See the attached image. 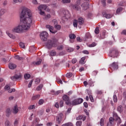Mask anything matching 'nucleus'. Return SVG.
<instances>
[{
    "label": "nucleus",
    "instance_id": "obj_1",
    "mask_svg": "<svg viewBox=\"0 0 126 126\" xmlns=\"http://www.w3.org/2000/svg\"><path fill=\"white\" fill-rule=\"evenodd\" d=\"M20 17L21 23L23 24L14 28L12 30L13 33H22L23 30H28L30 29L33 20L31 10L29 9H24L21 13Z\"/></svg>",
    "mask_w": 126,
    "mask_h": 126
},
{
    "label": "nucleus",
    "instance_id": "obj_2",
    "mask_svg": "<svg viewBox=\"0 0 126 126\" xmlns=\"http://www.w3.org/2000/svg\"><path fill=\"white\" fill-rule=\"evenodd\" d=\"M59 45V40L57 38L54 37L52 39L48 40L46 43V46L48 49H52V48H57Z\"/></svg>",
    "mask_w": 126,
    "mask_h": 126
},
{
    "label": "nucleus",
    "instance_id": "obj_3",
    "mask_svg": "<svg viewBox=\"0 0 126 126\" xmlns=\"http://www.w3.org/2000/svg\"><path fill=\"white\" fill-rule=\"evenodd\" d=\"M114 121L117 122L118 125H120L121 124V123H122L121 118L118 116V114L116 112L113 113V118L110 117L109 118V124H108V126L109 125H113V122H114Z\"/></svg>",
    "mask_w": 126,
    "mask_h": 126
},
{
    "label": "nucleus",
    "instance_id": "obj_4",
    "mask_svg": "<svg viewBox=\"0 0 126 126\" xmlns=\"http://www.w3.org/2000/svg\"><path fill=\"white\" fill-rule=\"evenodd\" d=\"M109 56L111 58H118L119 57V51L116 48H113L110 51Z\"/></svg>",
    "mask_w": 126,
    "mask_h": 126
},
{
    "label": "nucleus",
    "instance_id": "obj_5",
    "mask_svg": "<svg viewBox=\"0 0 126 126\" xmlns=\"http://www.w3.org/2000/svg\"><path fill=\"white\" fill-rule=\"evenodd\" d=\"M83 102V99L82 98H77L73 100L72 102H70L69 106H76L77 105H79Z\"/></svg>",
    "mask_w": 126,
    "mask_h": 126
},
{
    "label": "nucleus",
    "instance_id": "obj_6",
    "mask_svg": "<svg viewBox=\"0 0 126 126\" xmlns=\"http://www.w3.org/2000/svg\"><path fill=\"white\" fill-rule=\"evenodd\" d=\"M49 34L47 32H42L40 35V39L42 41H46L48 39Z\"/></svg>",
    "mask_w": 126,
    "mask_h": 126
},
{
    "label": "nucleus",
    "instance_id": "obj_7",
    "mask_svg": "<svg viewBox=\"0 0 126 126\" xmlns=\"http://www.w3.org/2000/svg\"><path fill=\"white\" fill-rule=\"evenodd\" d=\"M62 98L63 101H64L66 105H70V99L69 98V96L66 94H64L62 96Z\"/></svg>",
    "mask_w": 126,
    "mask_h": 126
},
{
    "label": "nucleus",
    "instance_id": "obj_8",
    "mask_svg": "<svg viewBox=\"0 0 126 126\" xmlns=\"http://www.w3.org/2000/svg\"><path fill=\"white\" fill-rule=\"evenodd\" d=\"M81 0H78L76 2L75 5H71V7L73 9H75V10H79L81 9L80 6V1Z\"/></svg>",
    "mask_w": 126,
    "mask_h": 126
},
{
    "label": "nucleus",
    "instance_id": "obj_9",
    "mask_svg": "<svg viewBox=\"0 0 126 126\" xmlns=\"http://www.w3.org/2000/svg\"><path fill=\"white\" fill-rule=\"evenodd\" d=\"M63 118V113H59L56 116V122L58 125H60L62 123Z\"/></svg>",
    "mask_w": 126,
    "mask_h": 126
},
{
    "label": "nucleus",
    "instance_id": "obj_10",
    "mask_svg": "<svg viewBox=\"0 0 126 126\" xmlns=\"http://www.w3.org/2000/svg\"><path fill=\"white\" fill-rule=\"evenodd\" d=\"M110 67L111 69L117 70V69L119 68V64L116 62H113L111 65H110Z\"/></svg>",
    "mask_w": 126,
    "mask_h": 126
},
{
    "label": "nucleus",
    "instance_id": "obj_11",
    "mask_svg": "<svg viewBox=\"0 0 126 126\" xmlns=\"http://www.w3.org/2000/svg\"><path fill=\"white\" fill-rule=\"evenodd\" d=\"M81 6L82 7L83 10H87V9L89 8V3L88 2H84L81 4Z\"/></svg>",
    "mask_w": 126,
    "mask_h": 126
},
{
    "label": "nucleus",
    "instance_id": "obj_12",
    "mask_svg": "<svg viewBox=\"0 0 126 126\" xmlns=\"http://www.w3.org/2000/svg\"><path fill=\"white\" fill-rule=\"evenodd\" d=\"M22 78V75L21 74H19V75H15L14 76H12L10 77L11 80L13 81H15L17 80V79H21Z\"/></svg>",
    "mask_w": 126,
    "mask_h": 126
},
{
    "label": "nucleus",
    "instance_id": "obj_13",
    "mask_svg": "<svg viewBox=\"0 0 126 126\" xmlns=\"http://www.w3.org/2000/svg\"><path fill=\"white\" fill-rule=\"evenodd\" d=\"M77 21L79 24L78 27L80 29V28H81V25H83V24H84V19L82 17H79Z\"/></svg>",
    "mask_w": 126,
    "mask_h": 126
},
{
    "label": "nucleus",
    "instance_id": "obj_14",
    "mask_svg": "<svg viewBox=\"0 0 126 126\" xmlns=\"http://www.w3.org/2000/svg\"><path fill=\"white\" fill-rule=\"evenodd\" d=\"M46 28L49 29L50 32L52 33V34H56L58 32L57 31H54V27L49 25L46 26Z\"/></svg>",
    "mask_w": 126,
    "mask_h": 126
},
{
    "label": "nucleus",
    "instance_id": "obj_15",
    "mask_svg": "<svg viewBox=\"0 0 126 126\" xmlns=\"http://www.w3.org/2000/svg\"><path fill=\"white\" fill-rule=\"evenodd\" d=\"M18 112H19V110L18 109V106H17V105L16 104L13 107L12 112L14 115H16V114H17V113H18Z\"/></svg>",
    "mask_w": 126,
    "mask_h": 126
},
{
    "label": "nucleus",
    "instance_id": "obj_16",
    "mask_svg": "<svg viewBox=\"0 0 126 126\" xmlns=\"http://www.w3.org/2000/svg\"><path fill=\"white\" fill-rule=\"evenodd\" d=\"M67 13H68V11L66 10H62V13L61 15L63 17H64L65 19H67Z\"/></svg>",
    "mask_w": 126,
    "mask_h": 126
},
{
    "label": "nucleus",
    "instance_id": "obj_17",
    "mask_svg": "<svg viewBox=\"0 0 126 126\" xmlns=\"http://www.w3.org/2000/svg\"><path fill=\"white\" fill-rule=\"evenodd\" d=\"M46 9L47 5L46 4H42L38 7V9L40 10V11H44V10H46Z\"/></svg>",
    "mask_w": 126,
    "mask_h": 126
},
{
    "label": "nucleus",
    "instance_id": "obj_18",
    "mask_svg": "<svg viewBox=\"0 0 126 126\" xmlns=\"http://www.w3.org/2000/svg\"><path fill=\"white\" fill-rule=\"evenodd\" d=\"M102 15L103 17H105V18H107V19L112 18V17H113V15L111 14H107L105 12H102Z\"/></svg>",
    "mask_w": 126,
    "mask_h": 126
},
{
    "label": "nucleus",
    "instance_id": "obj_19",
    "mask_svg": "<svg viewBox=\"0 0 126 126\" xmlns=\"http://www.w3.org/2000/svg\"><path fill=\"white\" fill-rule=\"evenodd\" d=\"M9 68L10 69H15L16 68V64L13 63H9L8 64Z\"/></svg>",
    "mask_w": 126,
    "mask_h": 126
},
{
    "label": "nucleus",
    "instance_id": "obj_20",
    "mask_svg": "<svg viewBox=\"0 0 126 126\" xmlns=\"http://www.w3.org/2000/svg\"><path fill=\"white\" fill-rule=\"evenodd\" d=\"M6 33L7 34V35H8V36H9V37L10 38H11V39H13L14 40L15 39L16 37L15 35H13V34L9 33V32L7 31L6 32Z\"/></svg>",
    "mask_w": 126,
    "mask_h": 126
},
{
    "label": "nucleus",
    "instance_id": "obj_21",
    "mask_svg": "<svg viewBox=\"0 0 126 126\" xmlns=\"http://www.w3.org/2000/svg\"><path fill=\"white\" fill-rule=\"evenodd\" d=\"M43 62V60L42 59H39L38 61H37L36 62H33V65H39V64H41V63Z\"/></svg>",
    "mask_w": 126,
    "mask_h": 126
},
{
    "label": "nucleus",
    "instance_id": "obj_22",
    "mask_svg": "<svg viewBox=\"0 0 126 126\" xmlns=\"http://www.w3.org/2000/svg\"><path fill=\"white\" fill-rule=\"evenodd\" d=\"M11 114V111L10 108H7L6 110V117H9Z\"/></svg>",
    "mask_w": 126,
    "mask_h": 126
},
{
    "label": "nucleus",
    "instance_id": "obj_23",
    "mask_svg": "<svg viewBox=\"0 0 126 126\" xmlns=\"http://www.w3.org/2000/svg\"><path fill=\"white\" fill-rule=\"evenodd\" d=\"M85 59H86V57H82L80 61V63H81V64H84V63H85Z\"/></svg>",
    "mask_w": 126,
    "mask_h": 126
},
{
    "label": "nucleus",
    "instance_id": "obj_24",
    "mask_svg": "<svg viewBox=\"0 0 126 126\" xmlns=\"http://www.w3.org/2000/svg\"><path fill=\"white\" fill-rule=\"evenodd\" d=\"M122 11H123V8L119 7L117 8L116 10V13L117 14H121V13H122Z\"/></svg>",
    "mask_w": 126,
    "mask_h": 126
},
{
    "label": "nucleus",
    "instance_id": "obj_25",
    "mask_svg": "<svg viewBox=\"0 0 126 126\" xmlns=\"http://www.w3.org/2000/svg\"><path fill=\"white\" fill-rule=\"evenodd\" d=\"M106 32H102L100 34V38L101 39H105L106 38Z\"/></svg>",
    "mask_w": 126,
    "mask_h": 126
},
{
    "label": "nucleus",
    "instance_id": "obj_26",
    "mask_svg": "<svg viewBox=\"0 0 126 126\" xmlns=\"http://www.w3.org/2000/svg\"><path fill=\"white\" fill-rule=\"evenodd\" d=\"M57 55V52L55 50H52L50 52V56L51 57H55Z\"/></svg>",
    "mask_w": 126,
    "mask_h": 126
},
{
    "label": "nucleus",
    "instance_id": "obj_27",
    "mask_svg": "<svg viewBox=\"0 0 126 126\" xmlns=\"http://www.w3.org/2000/svg\"><path fill=\"white\" fill-rule=\"evenodd\" d=\"M15 60H18V61H22L23 60V58L19 56V55H17L15 57Z\"/></svg>",
    "mask_w": 126,
    "mask_h": 126
},
{
    "label": "nucleus",
    "instance_id": "obj_28",
    "mask_svg": "<svg viewBox=\"0 0 126 126\" xmlns=\"http://www.w3.org/2000/svg\"><path fill=\"white\" fill-rule=\"evenodd\" d=\"M40 95L39 94H36L32 97V100H36V99H39Z\"/></svg>",
    "mask_w": 126,
    "mask_h": 126
},
{
    "label": "nucleus",
    "instance_id": "obj_29",
    "mask_svg": "<svg viewBox=\"0 0 126 126\" xmlns=\"http://www.w3.org/2000/svg\"><path fill=\"white\" fill-rule=\"evenodd\" d=\"M43 84H40V85H39L37 88H36V90L37 91H40V90H41V89H42V88H43Z\"/></svg>",
    "mask_w": 126,
    "mask_h": 126
},
{
    "label": "nucleus",
    "instance_id": "obj_30",
    "mask_svg": "<svg viewBox=\"0 0 126 126\" xmlns=\"http://www.w3.org/2000/svg\"><path fill=\"white\" fill-rule=\"evenodd\" d=\"M122 107L123 106L122 105H120L118 107L117 111L119 112V113H122V112H123V108H122Z\"/></svg>",
    "mask_w": 126,
    "mask_h": 126
},
{
    "label": "nucleus",
    "instance_id": "obj_31",
    "mask_svg": "<svg viewBox=\"0 0 126 126\" xmlns=\"http://www.w3.org/2000/svg\"><path fill=\"white\" fill-rule=\"evenodd\" d=\"M86 39H90L91 38V34L90 33L87 32L85 35Z\"/></svg>",
    "mask_w": 126,
    "mask_h": 126
},
{
    "label": "nucleus",
    "instance_id": "obj_32",
    "mask_svg": "<svg viewBox=\"0 0 126 126\" xmlns=\"http://www.w3.org/2000/svg\"><path fill=\"white\" fill-rule=\"evenodd\" d=\"M5 11H4V9H1L0 10V16H2L4 14V13Z\"/></svg>",
    "mask_w": 126,
    "mask_h": 126
},
{
    "label": "nucleus",
    "instance_id": "obj_33",
    "mask_svg": "<svg viewBox=\"0 0 126 126\" xmlns=\"http://www.w3.org/2000/svg\"><path fill=\"white\" fill-rule=\"evenodd\" d=\"M82 125V121H77L76 123V126H81Z\"/></svg>",
    "mask_w": 126,
    "mask_h": 126
},
{
    "label": "nucleus",
    "instance_id": "obj_34",
    "mask_svg": "<svg viewBox=\"0 0 126 126\" xmlns=\"http://www.w3.org/2000/svg\"><path fill=\"white\" fill-rule=\"evenodd\" d=\"M88 84H91V80H89L88 81V82H87V81H85L84 82V85L85 86H87V85H88Z\"/></svg>",
    "mask_w": 126,
    "mask_h": 126
},
{
    "label": "nucleus",
    "instance_id": "obj_35",
    "mask_svg": "<svg viewBox=\"0 0 126 126\" xmlns=\"http://www.w3.org/2000/svg\"><path fill=\"white\" fill-rule=\"evenodd\" d=\"M54 28L57 29V30H61V28H62V27L60 25H55Z\"/></svg>",
    "mask_w": 126,
    "mask_h": 126
},
{
    "label": "nucleus",
    "instance_id": "obj_36",
    "mask_svg": "<svg viewBox=\"0 0 126 126\" xmlns=\"http://www.w3.org/2000/svg\"><path fill=\"white\" fill-rule=\"evenodd\" d=\"M69 38L71 40V39H75L76 38V36L74 34H71L69 35Z\"/></svg>",
    "mask_w": 126,
    "mask_h": 126
},
{
    "label": "nucleus",
    "instance_id": "obj_37",
    "mask_svg": "<svg viewBox=\"0 0 126 126\" xmlns=\"http://www.w3.org/2000/svg\"><path fill=\"white\" fill-rule=\"evenodd\" d=\"M30 74H25L24 75V77H25V79H26V80H27V79H29L30 78Z\"/></svg>",
    "mask_w": 126,
    "mask_h": 126
},
{
    "label": "nucleus",
    "instance_id": "obj_38",
    "mask_svg": "<svg viewBox=\"0 0 126 126\" xmlns=\"http://www.w3.org/2000/svg\"><path fill=\"white\" fill-rule=\"evenodd\" d=\"M51 17V14H48L47 15H45L44 18H45V19H50Z\"/></svg>",
    "mask_w": 126,
    "mask_h": 126
},
{
    "label": "nucleus",
    "instance_id": "obj_39",
    "mask_svg": "<svg viewBox=\"0 0 126 126\" xmlns=\"http://www.w3.org/2000/svg\"><path fill=\"white\" fill-rule=\"evenodd\" d=\"M100 32V30H99V27H96L94 30V33H95L96 34H99V32Z\"/></svg>",
    "mask_w": 126,
    "mask_h": 126
},
{
    "label": "nucleus",
    "instance_id": "obj_40",
    "mask_svg": "<svg viewBox=\"0 0 126 126\" xmlns=\"http://www.w3.org/2000/svg\"><path fill=\"white\" fill-rule=\"evenodd\" d=\"M78 23V22L77 20H75L73 22V26L74 27H77V24Z\"/></svg>",
    "mask_w": 126,
    "mask_h": 126
},
{
    "label": "nucleus",
    "instance_id": "obj_41",
    "mask_svg": "<svg viewBox=\"0 0 126 126\" xmlns=\"http://www.w3.org/2000/svg\"><path fill=\"white\" fill-rule=\"evenodd\" d=\"M72 76V73H67L66 74V77H67L68 78H70Z\"/></svg>",
    "mask_w": 126,
    "mask_h": 126
},
{
    "label": "nucleus",
    "instance_id": "obj_42",
    "mask_svg": "<svg viewBox=\"0 0 126 126\" xmlns=\"http://www.w3.org/2000/svg\"><path fill=\"white\" fill-rule=\"evenodd\" d=\"M71 0H62L63 3H70Z\"/></svg>",
    "mask_w": 126,
    "mask_h": 126
},
{
    "label": "nucleus",
    "instance_id": "obj_43",
    "mask_svg": "<svg viewBox=\"0 0 126 126\" xmlns=\"http://www.w3.org/2000/svg\"><path fill=\"white\" fill-rule=\"evenodd\" d=\"M8 92L9 93H12V92H15V89H9L8 90Z\"/></svg>",
    "mask_w": 126,
    "mask_h": 126
},
{
    "label": "nucleus",
    "instance_id": "obj_44",
    "mask_svg": "<svg viewBox=\"0 0 126 126\" xmlns=\"http://www.w3.org/2000/svg\"><path fill=\"white\" fill-rule=\"evenodd\" d=\"M82 119H83V116L80 115V116H78L76 118V120L77 121H79L80 120H82Z\"/></svg>",
    "mask_w": 126,
    "mask_h": 126
},
{
    "label": "nucleus",
    "instance_id": "obj_45",
    "mask_svg": "<svg viewBox=\"0 0 126 126\" xmlns=\"http://www.w3.org/2000/svg\"><path fill=\"white\" fill-rule=\"evenodd\" d=\"M113 100L115 103H116V102H118V98H117V95L116 94H114L113 95Z\"/></svg>",
    "mask_w": 126,
    "mask_h": 126
},
{
    "label": "nucleus",
    "instance_id": "obj_46",
    "mask_svg": "<svg viewBox=\"0 0 126 126\" xmlns=\"http://www.w3.org/2000/svg\"><path fill=\"white\" fill-rule=\"evenodd\" d=\"M57 50H59V51H62V50H63V46L60 45L59 46H58Z\"/></svg>",
    "mask_w": 126,
    "mask_h": 126
},
{
    "label": "nucleus",
    "instance_id": "obj_47",
    "mask_svg": "<svg viewBox=\"0 0 126 126\" xmlns=\"http://www.w3.org/2000/svg\"><path fill=\"white\" fill-rule=\"evenodd\" d=\"M33 81H34V80H32L29 83L28 87L29 88H30V87H31V86H32V83H33Z\"/></svg>",
    "mask_w": 126,
    "mask_h": 126
},
{
    "label": "nucleus",
    "instance_id": "obj_48",
    "mask_svg": "<svg viewBox=\"0 0 126 126\" xmlns=\"http://www.w3.org/2000/svg\"><path fill=\"white\" fill-rule=\"evenodd\" d=\"M29 110H33V109H35V105H30L28 107Z\"/></svg>",
    "mask_w": 126,
    "mask_h": 126
},
{
    "label": "nucleus",
    "instance_id": "obj_49",
    "mask_svg": "<svg viewBox=\"0 0 126 126\" xmlns=\"http://www.w3.org/2000/svg\"><path fill=\"white\" fill-rule=\"evenodd\" d=\"M100 125L101 126H104V119L103 118L100 119Z\"/></svg>",
    "mask_w": 126,
    "mask_h": 126
},
{
    "label": "nucleus",
    "instance_id": "obj_50",
    "mask_svg": "<svg viewBox=\"0 0 126 126\" xmlns=\"http://www.w3.org/2000/svg\"><path fill=\"white\" fill-rule=\"evenodd\" d=\"M63 104H64L63 100H61L60 102V107L61 108H62V107H63Z\"/></svg>",
    "mask_w": 126,
    "mask_h": 126
},
{
    "label": "nucleus",
    "instance_id": "obj_51",
    "mask_svg": "<svg viewBox=\"0 0 126 126\" xmlns=\"http://www.w3.org/2000/svg\"><path fill=\"white\" fill-rule=\"evenodd\" d=\"M38 104L39 105H43V104H44V100L43 99H40L39 100Z\"/></svg>",
    "mask_w": 126,
    "mask_h": 126
},
{
    "label": "nucleus",
    "instance_id": "obj_52",
    "mask_svg": "<svg viewBox=\"0 0 126 126\" xmlns=\"http://www.w3.org/2000/svg\"><path fill=\"white\" fill-rule=\"evenodd\" d=\"M19 45H20V47H21V48H23V49H24V48H25V45H24V43L20 42Z\"/></svg>",
    "mask_w": 126,
    "mask_h": 126
},
{
    "label": "nucleus",
    "instance_id": "obj_53",
    "mask_svg": "<svg viewBox=\"0 0 126 126\" xmlns=\"http://www.w3.org/2000/svg\"><path fill=\"white\" fill-rule=\"evenodd\" d=\"M5 126H10V123H9V121L7 120L5 121Z\"/></svg>",
    "mask_w": 126,
    "mask_h": 126
},
{
    "label": "nucleus",
    "instance_id": "obj_54",
    "mask_svg": "<svg viewBox=\"0 0 126 126\" xmlns=\"http://www.w3.org/2000/svg\"><path fill=\"white\" fill-rule=\"evenodd\" d=\"M31 51H32V52H34V51H36V49L35 48V47L33 46H31L30 48Z\"/></svg>",
    "mask_w": 126,
    "mask_h": 126
},
{
    "label": "nucleus",
    "instance_id": "obj_55",
    "mask_svg": "<svg viewBox=\"0 0 126 126\" xmlns=\"http://www.w3.org/2000/svg\"><path fill=\"white\" fill-rule=\"evenodd\" d=\"M67 51L68 52V53H70L71 52H73V48H68L67 49Z\"/></svg>",
    "mask_w": 126,
    "mask_h": 126
},
{
    "label": "nucleus",
    "instance_id": "obj_56",
    "mask_svg": "<svg viewBox=\"0 0 126 126\" xmlns=\"http://www.w3.org/2000/svg\"><path fill=\"white\" fill-rule=\"evenodd\" d=\"M90 100L91 101V102H94V98H93V96L92 95H90L89 96Z\"/></svg>",
    "mask_w": 126,
    "mask_h": 126
},
{
    "label": "nucleus",
    "instance_id": "obj_57",
    "mask_svg": "<svg viewBox=\"0 0 126 126\" xmlns=\"http://www.w3.org/2000/svg\"><path fill=\"white\" fill-rule=\"evenodd\" d=\"M121 34L122 35H125L126 36V30H123V31L121 32Z\"/></svg>",
    "mask_w": 126,
    "mask_h": 126
},
{
    "label": "nucleus",
    "instance_id": "obj_58",
    "mask_svg": "<svg viewBox=\"0 0 126 126\" xmlns=\"http://www.w3.org/2000/svg\"><path fill=\"white\" fill-rule=\"evenodd\" d=\"M35 82L36 83V84H39V83H40V81L39 79H36L35 80Z\"/></svg>",
    "mask_w": 126,
    "mask_h": 126
},
{
    "label": "nucleus",
    "instance_id": "obj_59",
    "mask_svg": "<svg viewBox=\"0 0 126 126\" xmlns=\"http://www.w3.org/2000/svg\"><path fill=\"white\" fill-rule=\"evenodd\" d=\"M60 93H61V91H58L56 92L55 93H54L53 94L55 96H57V95H59V94H60Z\"/></svg>",
    "mask_w": 126,
    "mask_h": 126
},
{
    "label": "nucleus",
    "instance_id": "obj_60",
    "mask_svg": "<svg viewBox=\"0 0 126 126\" xmlns=\"http://www.w3.org/2000/svg\"><path fill=\"white\" fill-rule=\"evenodd\" d=\"M77 42H82V39H80V37L78 36L76 38Z\"/></svg>",
    "mask_w": 126,
    "mask_h": 126
},
{
    "label": "nucleus",
    "instance_id": "obj_61",
    "mask_svg": "<svg viewBox=\"0 0 126 126\" xmlns=\"http://www.w3.org/2000/svg\"><path fill=\"white\" fill-rule=\"evenodd\" d=\"M14 126H17V125H18V120H17V119H16L15 120V122L14 123Z\"/></svg>",
    "mask_w": 126,
    "mask_h": 126
},
{
    "label": "nucleus",
    "instance_id": "obj_62",
    "mask_svg": "<svg viewBox=\"0 0 126 126\" xmlns=\"http://www.w3.org/2000/svg\"><path fill=\"white\" fill-rule=\"evenodd\" d=\"M98 73V71H94L93 72V75L96 76L97 75V74Z\"/></svg>",
    "mask_w": 126,
    "mask_h": 126
},
{
    "label": "nucleus",
    "instance_id": "obj_63",
    "mask_svg": "<svg viewBox=\"0 0 126 126\" xmlns=\"http://www.w3.org/2000/svg\"><path fill=\"white\" fill-rule=\"evenodd\" d=\"M96 46V43L95 42H93L92 44L90 45V47H95Z\"/></svg>",
    "mask_w": 126,
    "mask_h": 126
},
{
    "label": "nucleus",
    "instance_id": "obj_64",
    "mask_svg": "<svg viewBox=\"0 0 126 126\" xmlns=\"http://www.w3.org/2000/svg\"><path fill=\"white\" fill-rule=\"evenodd\" d=\"M67 126H73V125L71 123H66Z\"/></svg>",
    "mask_w": 126,
    "mask_h": 126
}]
</instances>
